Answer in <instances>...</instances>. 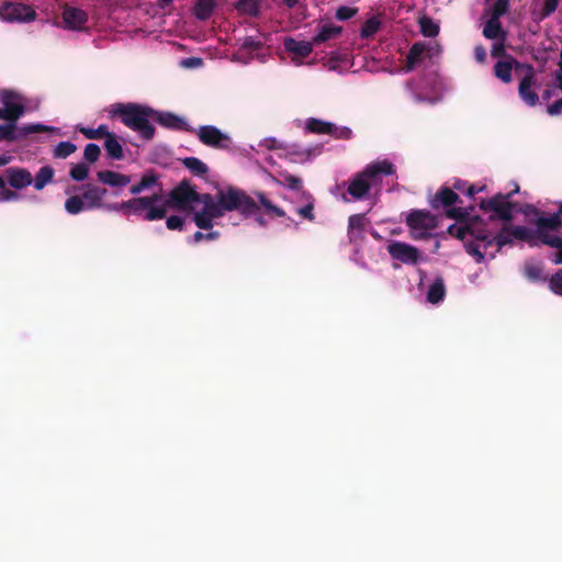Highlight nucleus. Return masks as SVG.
<instances>
[{
	"mask_svg": "<svg viewBox=\"0 0 562 562\" xmlns=\"http://www.w3.org/2000/svg\"><path fill=\"white\" fill-rule=\"evenodd\" d=\"M167 200L162 201V196L159 193H154L148 196L133 198L120 203H110L106 206L110 212H122L127 216L130 214H143V220L147 222L165 218L167 215Z\"/></svg>",
	"mask_w": 562,
	"mask_h": 562,
	"instance_id": "f257e3e1",
	"label": "nucleus"
},
{
	"mask_svg": "<svg viewBox=\"0 0 562 562\" xmlns=\"http://www.w3.org/2000/svg\"><path fill=\"white\" fill-rule=\"evenodd\" d=\"M154 110L150 106L137 103H117L112 110L113 116H119L122 123L128 128L137 132L145 140H150L155 136V127L149 120H154Z\"/></svg>",
	"mask_w": 562,
	"mask_h": 562,
	"instance_id": "f03ea898",
	"label": "nucleus"
},
{
	"mask_svg": "<svg viewBox=\"0 0 562 562\" xmlns=\"http://www.w3.org/2000/svg\"><path fill=\"white\" fill-rule=\"evenodd\" d=\"M80 192L79 194H72L65 201V210L70 215H77L83 211H92L104 209L108 210L103 202L104 196L108 193V189L93 184L86 183L80 187L67 188L66 193Z\"/></svg>",
	"mask_w": 562,
	"mask_h": 562,
	"instance_id": "7ed1b4c3",
	"label": "nucleus"
},
{
	"mask_svg": "<svg viewBox=\"0 0 562 562\" xmlns=\"http://www.w3.org/2000/svg\"><path fill=\"white\" fill-rule=\"evenodd\" d=\"M395 172L394 166L389 160L376 161L368 165L361 172L357 173L350 181L347 192L355 200L364 199L371 189V180L375 179L379 175H393Z\"/></svg>",
	"mask_w": 562,
	"mask_h": 562,
	"instance_id": "20e7f679",
	"label": "nucleus"
},
{
	"mask_svg": "<svg viewBox=\"0 0 562 562\" xmlns=\"http://www.w3.org/2000/svg\"><path fill=\"white\" fill-rule=\"evenodd\" d=\"M462 203L459 194L453 191L449 186H441L435 195L429 200V204L434 210H445V214L448 218L456 221H463L469 217L471 212L474 211V206L469 207L456 206V204Z\"/></svg>",
	"mask_w": 562,
	"mask_h": 562,
	"instance_id": "39448f33",
	"label": "nucleus"
},
{
	"mask_svg": "<svg viewBox=\"0 0 562 562\" xmlns=\"http://www.w3.org/2000/svg\"><path fill=\"white\" fill-rule=\"evenodd\" d=\"M220 192L221 204L226 213L236 211L246 218L258 213L259 205L244 190L227 187L225 190H220Z\"/></svg>",
	"mask_w": 562,
	"mask_h": 562,
	"instance_id": "423d86ee",
	"label": "nucleus"
},
{
	"mask_svg": "<svg viewBox=\"0 0 562 562\" xmlns=\"http://www.w3.org/2000/svg\"><path fill=\"white\" fill-rule=\"evenodd\" d=\"M519 191L518 184H515V189L506 194L497 193L490 199H482L479 206L484 212H492L490 216L492 221L502 220L509 223L514 217L515 203L509 200L512 196Z\"/></svg>",
	"mask_w": 562,
	"mask_h": 562,
	"instance_id": "0eeeda50",
	"label": "nucleus"
},
{
	"mask_svg": "<svg viewBox=\"0 0 562 562\" xmlns=\"http://www.w3.org/2000/svg\"><path fill=\"white\" fill-rule=\"evenodd\" d=\"M562 228V220L558 214H549L539 222V234L542 237V244L558 249L553 262L562 265V238L555 233Z\"/></svg>",
	"mask_w": 562,
	"mask_h": 562,
	"instance_id": "6e6552de",
	"label": "nucleus"
},
{
	"mask_svg": "<svg viewBox=\"0 0 562 562\" xmlns=\"http://www.w3.org/2000/svg\"><path fill=\"white\" fill-rule=\"evenodd\" d=\"M199 140L215 149L229 150L233 146L232 137L213 125H202L193 132Z\"/></svg>",
	"mask_w": 562,
	"mask_h": 562,
	"instance_id": "1a4fd4ad",
	"label": "nucleus"
},
{
	"mask_svg": "<svg viewBox=\"0 0 562 562\" xmlns=\"http://www.w3.org/2000/svg\"><path fill=\"white\" fill-rule=\"evenodd\" d=\"M35 18L36 12L24 3L4 2L0 5V19L5 22H30Z\"/></svg>",
	"mask_w": 562,
	"mask_h": 562,
	"instance_id": "9d476101",
	"label": "nucleus"
},
{
	"mask_svg": "<svg viewBox=\"0 0 562 562\" xmlns=\"http://www.w3.org/2000/svg\"><path fill=\"white\" fill-rule=\"evenodd\" d=\"M198 201V192L189 181L182 180L168 194V206L186 209L189 204Z\"/></svg>",
	"mask_w": 562,
	"mask_h": 562,
	"instance_id": "9b49d317",
	"label": "nucleus"
},
{
	"mask_svg": "<svg viewBox=\"0 0 562 562\" xmlns=\"http://www.w3.org/2000/svg\"><path fill=\"white\" fill-rule=\"evenodd\" d=\"M525 213L526 214L533 213V214H536L538 216L533 221L536 229L532 231V229H529V228H527L525 226H514V227H512L513 239L527 241L531 246L536 245L533 243L535 239H538L542 244V237L539 234V222H540L541 218L548 217V215H544L543 212H541L540 210H538L537 207H535L532 205H527V210L525 211Z\"/></svg>",
	"mask_w": 562,
	"mask_h": 562,
	"instance_id": "f8f14e48",
	"label": "nucleus"
},
{
	"mask_svg": "<svg viewBox=\"0 0 562 562\" xmlns=\"http://www.w3.org/2000/svg\"><path fill=\"white\" fill-rule=\"evenodd\" d=\"M521 75L522 78L518 86V94L527 105L535 106L539 101V97L536 91L531 90V87L537 82L533 66L531 64L526 66L525 71Z\"/></svg>",
	"mask_w": 562,
	"mask_h": 562,
	"instance_id": "ddd939ff",
	"label": "nucleus"
},
{
	"mask_svg": "<svg viewBox=\"0 0 562 562\" xmlns=\"http://www.w3.org/2000/svg\"><path fill=\"white\" fill-rule=\"evenodd\" d=\"M389 255L405 265H416L420 259V251L415 246L403 241H392L387 246Z\"/></svg>",
	"mask_w": 562,
	"mask_h": 562,
	"instance_id": "4468645a",
	"label": "nucleus"
},
{
	"mask_svg": "<svg viewBox=\"0 0 562 562\" xmlns=\"http://www.w3.org/2000/svg\"><path fill=\"white\" fill-rule=\"evenodd\" d=\"M406 225L414 232L427 233L437 227V220L427 210H412L406 217Z\"/></svg>",
	"mask_w": 562,
	"mask_h": 562,
	"instance_id": "2eb2a0df",
	"label": "nucleus"
},
{
	"mask_svg": "<svg viewBox=\"0 0 562 562\" xmlns=\"http://www.w3.org/2000/svg\"><path fill=\"white\" fill-rule=\"evenodd\" d=\"M529 64L520 63L513 56H506V59L498 60L494 65V75L504 83L512 82V71L515 70L516 74H522L525 71V67Z\"/></svg>",
	"mask_w": 562,
	"mask_h": 562,
	"instance_id": "dca6fc26",
	"label": "nucleus"
},
{
	"mask_svg": "<svg viewBox=\"0 0 562 562\" xmlns=\"http://www.w3.org/2000/svg\"><path fill=\"white\" fill-rule=\"evenodd\" d=\"M154 120L165 128L175 131L195 132L184 117L168 111H156Z\"/></svg>",
	"mask_w": 562,
	"mask_h": 562,
	"instance_id": "f3484780",
	"label": "nucleus"
},
{
	"mask_svg": "<svg viewBox=\"0 0 562 562\" xmlns=\"http://www.w3.org/2000/svg\"><path fill=\"white\" fill-rule=\"evenodd\" d=\"M63 21L67 29L80 31L85 29L88 15L81 9L67 5L63 11Z\"/></svg>",
	"mask_w": 562,
	"mask_h": 562,
	"instance_id": "a211bd4d",
	"label": "nucleus"
},
{
	"mask_svg": "<svg viewBox=\"0 0 562 562\" xmlns=\"http://www.w3.org/2000/svg\"><path fill=\"white\" fill-rule=\"evenodd\" d=\"M8 183L15 190H22L33 182L31 172L25 168L11 167L7 169Z\"/></svg>",
	"mask_w": 562,
	"mask_h": 562,
	"instance_id": "6ab92c4d",
	"label": "nucleus"
},
{
	"mask_svg": "<svg viewBox=\"0 0 562 562\" xmlns=\"http://www.w3.org/2000/svg\"><path fill=\"white\" fill-rule=\"evenodd\" d=\"M469 236L473 237L475 241L481 243L484 251H487L492 247V243H488L493 238L491 232L485 226H482L479 217H474L469 223Z\"/></svg>",
	"mask_w": 562,
	"mask_h": 562,
	"instance_id": "aec40b11",
	"label": "nucleus"
},
{
	"mask_svg": "<svg viewBox=\"0 0 562 562\" xmlns=\"http://www.w3.org/2000/svg\"><path fill=\"white\" fill-rule=\"evenodd\" d=\"M97 180L112 188H124L131 182V177L113 170H100L97 172Z\"/></svg>",
	"mask_w": 562,
	"mask_h": 562,
	"instance_id": "412c9836",
	"label": "nucleus"
},
{
	"mask_svg": "<svg viewBox=\"0 0 562 562\" xmlns=\"http://www.w3.org/2000/svg\"><path fill=\"white\" fill-rule=\"evenodd\" d=\"M283 46L286 52L293 54L294 56L300 58H306L313 52V46L316 45L313 43V40L307 42L296 41L293 37H285Z\"/></svg>",
	"mask_w": 562,
	"mask_h": 562,
	"instance_id": "4be33fe9",
	"label": "nucleus"
},
{
	"mask_svg": "<svg viewBox=\"0 0 562 562\" xmlns=\"http://www.w3.org/2000/svg\"><path fill=\"white\" fill-rule=\"evenodd\" d=\"M13 97L14 94L12 92H4L2 102L4 104L3 109L5 111V114L8 115V121L15 123L16 120L23 115L25 108L21 103L12 102L11 99Z\"/></svg>",
	"mask_w": 562,
	"mask_h": 562,
	"instance_id": "5701e85b",
	"label": "nucleus"
},
{
	"mask_svg": "<svg viewBox=\"0 0 562 562\" xmlns=\"http://www.w3.org/2000/svg\"><path fill=\"white\" fill-rule=\"evenodd\" d=\"M342 32V27L334 24H324L319 27L318 33L312 38L317 46L329 40L338 37Z\"/></svg>",
	"mask_w": 562,
	"mask_h": 562,
	"instance_id": "b1692460",
	"label": "nucleus"
},
{
	"mask_svg": "<svg viewBox=\"0 0 562 562\" xmlns=\"http://www.w3.org/2000/svg\"><path fill=\"white\" fill-rule=\"evenodd\" d=\"M483 36L487 40H498L505 42L506 32L498 20L488 19L483 27Z\"/></svg>",
	"mask_w": 562,
	"mask_h": 562,
	"instance_id": "393cba45",
	"label": "nucleus"
},
{
	"mask_svg": "<svg viewBox=\"0 0 562 562\" xmlns=\"http://www.w3.org/2000/svg\"><path fill=\"white\" fill-rule=\"evenodd\" d=\"M426 48H427L426 44L423 42H416L411 46V48L406 55V65H405L406 71L413 70L415 68V66L418 63H420L422 56L425 53Z\"/></svg>",
	"mask_w": 562,
	"mask_h": 562,
	"instance_id": "a878e982",
	"label": "nucleus"
},
{
	"mask_svg": "<svg viewBox=\"0 0 562 562\" xmlns=\"http://www.w3.org/2000/svg\"><path fill=\"white\" fill-rule=\"evenodd\" d=\"M446 296V285L442 277H437L427 292V301L431 304H438Z\"/></svg>",
	"mask_w": 562,
	"mask_h": 562,
	"instance_id": "bb28decb",
	"label": "nucleus"
},
{
	"mask_svg": "<svg viewBox=\"0 0 562 562\" xmlns=\"http://www.w3.org/2000/svg\"><path fill=\"white\" fill-rule=\"evenodd\" d=\"M55 175V170L50 166H43L40 168V170L36 172L35 177L33 178V187L35 190L41 191L43 190L48 183L53 181Z\"/></svg>",
	"mask_w": 562,
	"mask_h": 562,
	"instance_id": "cd10ccee",
	"label": "nucleus"
},
{
	"mask_svg": "<svg viewBox=\"0 0 562 562\" xmlns=\"http://www.w3.org/2000/svg\"><path fill=\"white\" fill-rule=\"evenodd\" d=\"M513 240L512 226L505 224L497 234L493 235L490 243H492V247H496L495 252H498L504 246L512 245Z\"/></svg>",
	"mask_w": 562,
	"mask_h": 562,
	"instance_id": "c85d7f7f",
	"label": "nucleus"
},
{
	"mask_svg": "<svg viewBox=\"0 0 562 562\" xmlns=\"http://www.w3.org/2000/svg\"><path fill=\"white\" fill-rule=\"evenodd\" d=\"M104 148L110 158L120 160L124 157L123 147L120 144L116 135L114 133H110L104 142Z\"/></svg>",
	"mask_w": 562,
	"mask_h": 562,
	"instance_id": "c756f323",
	"label": "nucleus"
},
{
	"mask_svg": "<svg viewBox=\"0 0 562 562\" xmlns=\"http://www.w3.org/2000/svg\"><path fill=\"white\" fill-rule=\"evenodd\" d=\"M214 9V0H198L193 8V14L198 20L205 21L213 14Z\"/></svg>",
	"mask_w": 562,
	"mask_h": 562,
	"instance_id": "7c9ffc66",
	"label": "nucleus"
},
{
	"mask_svg": "<svg viewBox=\"0 0 562 562\" xmlns=\"http://www.w3.org/2000/svg\"><path fill=\"white\" fill-rule=\"evenodd\" d=\"M182 165L196 177H204L209 172V167L196 157H187L182 159Z\"/></svg>",
	"mask_w": 562,
	"mask_h": 562,
	"instance_id": "2f4dec72",
	"label": "nucleus"
},
{
	"mask_svg": "<svg viewBox=\"0 0 562 562\" xmlns=\"http://www.w3.org/2000/svg\"><path fill=\"white\" fill-rule=\"evenodd\" d=\"M334 123L326 122L319 119L311 117L306 121L305 128L313 134H327L330 135Z\"/></svg>",
	"mask_w": 562,
	"mask_h": 562,
	"instance_id": "473e14b6",
	"label": "nucleus"
},
{
	"mask_svg": "<svg viewBox=\"0 0 562 562\" xmlns=\"http://www.w3.org/2000/svg\"><path fill=\"white\" fill-rule=\"evenodd\" d=\"M279 179H276L277 183L288 187L291 190L300 191L303 188V181L301 178L289 173L288 171H279Z\"/></svg>",
	"mask_w": 562,
	"mask_h": 562,
	"instance_id": "72a5a7b5",
	"label": "nucleus"
},
{
	"mask_svg": "<svg viewBox=\"0 0 562 562\" xmlns=\"http://www.w3.org/2000/svg\"><path fill=\"white\" fill-rule=\"evenodd\" d=\"M364 229V214H353L348 220V235L352 239Z\"/></svg>",
	"mask_w": 562,
	"mask_h": 562,
	"instance_id": "f704fd0d",
	"label": "nucleus"
},
{
	"mask_svg": "<svg viewBox=\"0 0 562 562\" xmlns=\"http://www.w3.org/2000/svg\"><path fill=\"white\" fill-rule=\"evenodd\" d=\"M257 198H258V201L260 203V205L265 209V211L269 214H273L274 216H278V217H283L285 215V212L274 205L267 196L265 193L262 192H258L257 194Z\"/></svg>",
	"mask_w": 562,
	"mask_h": 562,
	"instance_id": "c9c22d12",
	"label": "nucleus"
},
{
	"mask_svg": "<svg viewBox=\"0 0 562 562\" xmlns=\"http://www.w3.org/2000/svg\"><path fill=\"white\" fill-rule=\"evenodd\" d=\"M201 211H203L204 214L211 216L213 220L223 217L226 214V212L224 211V209L221 204L220 190L216 193V201L213 202L212 204H209L207 206H203V209Z\"/></svg>",
	"mask_w": 562,
	"mask_h": 562,
	"instance_id": "e433bc0d",
	"label": "nucleus"
},
{
	"mask_svg": "<svg viewBox=\"0 0 562 562\" xmlns=\"http://www.w3.org/2000/svg\"><path fill=\"white\" fill-rule=\"evenodd\" d=\"M380 27H381L380 20L375 16H372V18L368 19L367 21H364V23L362 24V27L360 31V36L362 38H369V37L373 36L375 33H378Z\"/></svg>",
	"mask_w": 562,
	"mask_h": 562,
	"instance_id": "4c0bfd02",
	"label": "nucleus"
},
{
	"mask_svg": "<svg viewBox=\"0 0 562 562\" xmlns=\"http://www.w3.org/2000/svg\"><path fill=\"white\" fill-rule=\"evenodd\" d=\"M420 32L426 37H435L439 33V25L432 19L424 16L419 20Z\"/></svg>",
	"mask_w": 562,
	"mask_h": 562,
	"instance_id": "58836bf2",
	"label": "nucleus"
},
{
	"mask_svg": "<svg viewBox=\"0 0 562 562\" xmlns=\"http://www.w3.org/2000/svg\"><path fill=\"white\" fill-rule=\"evenodd\" d=\"M481 247H482V244L481 243H477V241H469V240H464V248H465V251L473 256L475 258V261L481 263L484 258H485V254H487V251H482L481 250Z\"/></svg>",
	"mask_w": 562,
	"mask_h": 562,
	"instance_id": "ea45409f",
	"label": "nucleus"
},
{
	"mask_svg": "<svg viewBox=\"0 0 562 562\" xmlns=\"http://www.w3.org/2000/svg\"><path fill=\"white\" fill-rule=\"evenodd\" d=\"M525 276L527 279L533 282L546 280L542 267L537 263H527L525 266Z\"/></svg>",
	"mask_w": 562,
	"mask_h": 562,
	"instance_id": "a19ab883",
	"label": "nucleus"
},
{
	"mask_svg": "<svg viewBox=\"0 0 562 562\" xmlns=\"http://www.w3.org/2000/svg\"><path fill=\"white\" fill-rule=\"evenodd\" d=\"M21 137V132L15 133V123L0 125V140L13 142Z\"/></svg>",
	"mask_w": 562,
	"mask_h": 562,
	"instance_id": "79ce46f5",
	"label": "nucleus"
},
{
	"mask_svg": "<svg viewBox=\"0 0 562 562\" xmlns=\"http://www.w3.org/2000/svg\"><path fill=\"white\" fill-rule=\"evenodd\" d=\"M77 147L71 142H60L54 149V157L67 158L76 151Z\"/></svg>",
	"mask_w": 562,
	"mask_h": 562,
	"instance_id": "37998d69",
	"label": "nucleus"
},
{
	"mask_svg": "<svg viewBox=\"0 0 562 562\" xmlns=\"http://www.w3.org/2000/svg\"><path fill=\"white\" fill-rule=\"evenodd\" d=\"M80 132L88 139H99L101 137H105L106 138V136L111 133V132H109L106 125H99L98 128L81 127Z\"/></svg>",
	"mask_w": 562,
	"mask_h": 562,
	"instance_id": "c03bdc74",
	"label": "nucleus"
},
{
	"mask_svg": "<svg viewBox=\"0 0 562 562\" xmlns=\"http://www.w3.org/2000/svg\"><path fill=\"white\" fill-rule=\"evenodd\" d=\"M89 170L90 169H89V167L86 164L80 162V164L75 165L70 169L69 176L75 181H83L85 179L88 178Z\"/></svg>",
	"mask_w": 562,
	"mask_h": 562,
	"instance_id": "a18cd8bd",
	"label": "nucleus"
},
{
	"mask_svg": "<svg viewBox=\"0 0 562 562\" xmlns=\"http://www.w3.org/2000/svg\"><path fill=\"white\" fill-rule=\"evenodd\" d=\"M509 0H496L492 10L490 19L498 20L508 12Z\"/></svg>",
	"mask_w": 562,
	"mask_h": 562,
	"instance_id": "49530a36",
	"label": "nucleus"
},
{
	"mask_svg": "<svg viewBox=\"0 0 562 562\" xmlns=\"http://www.w3.org/2000/svg\"><path fill=\"white\" fill-rule=\"evenodd\" d=\"M548 283L551 292L562 296V269H559L554 274H552Z\"/></svg>",
	"mask_w": 562,
	"mask_h": 562,
	"instance_id": "de8ad7c7",
	"label": "nucleus"
},
{
	"mask_svg": "<svg viewBox=\"0 0 562 562\" xmlns=\"http://www.w3.org/2000/svg\"><path fill=\"white\" fill-rule=\"evenodd\" d=\"M194 224L200 229H211L213 227V218L206 214H204L203 211L196 212L193 216Z\"/></svg>",
	"mask_w": 562,
	"mask_h": 562,
	"instance_id": "09e8293b",
	"label": "nucleus"
},
{
	"mask_svg": "<svg viewBox=\"0 0 562 562\" xmlns=\"http://www.w3.org/2000/svg\"><path fill=\"white\" fill-rule=\"evenodd\" d=\"M469 223L465 224V225H457V224H452L448 227V234L460 239V240H465L467 237L469 236Z\"/></svg>",
	"mask_w": 562,
	"mask_h": 562,
	"instance_id": "8fccbe9b",
	"label": "nucleus"
},
{
	"mask_svg": "<svg viewBox=\"0 0 562 562\" xmlns=\"http://www.w3.org/2000/svg\"><path fill=\"white\" fill-rule=\"evenodd\" d=\"M100 154V147L94 143H89L85 148L83 157L87 161L93 164L99 159Z\"/></svg>",
	"mask_w": 562,
	"mask_h": 562,
	"instance_id": "3c124183",
	"label": "nucleus"
},
{
	"mask_svg": "<svg viewBox=\"0 0 562 562\" xmlns=\"http://www.w3.org/2000/svg\"><path fill=\"white\" fill-rule=\"evenodd\" d=\"M55 128L54 127H49V126H46L44 124H29V125H25L23 126L20 132H21V137L23 136H26V135H30V134H34V133H42V132H50V131H54Z\"/></svg>",
	"mask_w": 562,
	"mask_h": 562,
	"instance_id": "603ef678",
	"label": "nucleus"
},
{
	"mask_svg": "<svg viewBox=\"0 0 562 562\" xmlns=\"http://www.w3.org/2000/svg\"><path fill=\"white\" fill-rule=\"evenodd\" d=\"M357 12H358L357 8L341 5L336 10L335 16L339 21H347V20L351 19L352 16H355L357 14Z\"/></svg>",
	"mask_w": 562,
	"mask_h": 562,
	"instance_id": "864d4df0",
	"label": "nucleus"
},
{
	"mask_svg": "<svg viewBox=\"0 0 562 562\" xmlns=\"http://www.w3.org/2000/svg\"><path fill=\"white\" fill-rule=\"evenodd\" d=\"M330 136H333L336 139H350L352 137V131L351 128L347 126L338 127L334 124V127H331Z\"/></svg>",
	"mask_w": 562,
	"mask_h": 562,
	"instance_id": "5fc2aeb1",
	"label": "nucleus"
},
{
	"mask_svg": "<svg viewBox=\"0 0 562 562\" xmlns=\"http://www.w3.org/2000/svg\"><path fill=\"white\" fill-rule=\"evenodd\" d=\"M158 176L150 171V172H146L145 175L142 176L139 182H140V186L143 187L144 191L156 186L158 183Z\"/></svg>",
	"mask_w": 562,
	"mask_h": 562,
	"instance_id": "6e6d98bb",
	"label": "nucleus"
},
{
	"mask_svg": "<svg viewBox=\"0 0 562 562\" xmlns=\"http://www.w3.org/2000/svg\"><path fill=\"white\" fill-rule=\"evenodd\" d=\"M558 4L559 0H544L542 10L540 12V20H543L554 13Z\"/></svg>",
	"mask_w": 562,
	"mask_h": 562,
	"instance_id": "4d7b16f0",
	"label": "nucleus"
},
{
	"mask_svg": "<svg viewBox=\"0 0 562 562\" xmlns=\"http://www.w3.org/2000/svg\"><path fill=\"white\" fill-rule=\"evenodd\" d=\"M296 212L300 216L310 222H313L315 220L313 202H308L306 205L299 207Z\"/></svg>",
	"mask_w": 562,
	"mask_h": 562,
	"instance_id": "13d9d810",
	"label": "nucleus"
},
{
	"mask_svg": "<svg viewBox=\"0 0 562 562\" xmlns=\"http://www.w3.org/2000/svg\"><path fill=\"white\" fill-rule=\"evenodd\" d=\"M184 221L181 216L171 215L166 221V226L170 231H181L183 227Z\"/></svg>",
	"mask_w": 562,
	"mask_h": 562,
	"instance_id": "bf43d9fd",
	"label": "nucleus"
},
{
	"mask_svg": "<svg viewBox=\"0 0 562 562\" xmlns=\"http://www.w3.org/2000/svg\"><path fill=\"white\" fill-rule=\"evenodd\" d=\"M220 237V233L217 231H212L210 233H202V232H195L193 234V241L194 243H200L202 240H215Z\"/></svg>",
	"mask_w": 562,
	"mask_h": 562,
	"instance_id": "052dcab7",
	"label": "nucleus"
},
{
	"mask_svg": "<svg viewBox=\"0 0 562 562\" xmlns=\"http://www.w3.org/2000/svg\"><path fill=\"white\" fill-rule=\"evenodd\" d=\"M492 57L499 58L504 57L506 59V48H505V42L499 41L495 44H493L492 50H491Z\"/></svg>",
	"mask_w": 562,
	"mask_h": 562,
	"instance_id": "680f3d73",
	"label": "nucleus"
},
{
	"mask_svg": "<svg viewBox=\"0 0 562 562\" xmlns=\"http://www.w3.org/2000/svg\"><path fill=\"white\" fill-rule=\"evenodd\" d=\"M238 8L254 15L258 12L257 2L255 0H241Z\"/></svg>",
	"mask_w": 562,
	"mask_h": 562,
	"instance_id": "e2e57ef3",
	"label": "nucleus"
},
{
	"mask_svg": "<svg viewBox=\"0 0 562 562\" xmlns=\"http://www.w3.org/2000/svg\"><path fill=\"white\" fill-rule=\"evenodd\" d=\"M469 182L462 179H453L450 188L453 189L454 192H459L462 194H467V187H469Z\"/></svg>",
	"mask_w": 562,
	"mask_h": 562,
	"instance_id": "0e129e2a",
	"label": "nucleus"
},
{
	"mask_svg": "<svg viewBox=\"0 0 562 562\" xmlns=\"http://www.w3.org/2000/svg\"><path fill=\"white\" fill-rule=\"evenodd\" d=\"M0 190V201H16L20 198L18 192L9 190L5 187Z\"/></svg>",
	"mask_w": 562,
	"mask_h": 562,
	"instance_id": "69168bd1",
	"label": "nucleus"
},
{
	"mask_svg": "<svg viewBox=\"0 0 562 562\" xmlns=\"http://www.w3.org/2000/svg\"><path fill=\"white\" fill-rule=\"evenodd\" d=\"M547 113L551 116L562 114V99L554 101L552 104H549L547 108Z\"/></svg>",
	"mask_w": 562,
	"mask_h": 562,
	"instance_id": "338daca9",
	"label": "nucleus"
},
{
	"mask_svg": "<svg viewBox=\"0 0 562 562\" xmlns=\"http://www.w3.org/2000/svg\"><path fill=\"white\" fill-rule=\"evenodd\" d=\"M474 57L477 63L483 64L486 60V49L483 45H476L474 47Z\"/></svg>",
	"mask_w": 562,
	"mask_h": 562,
	"instance_id": "774afa93",
	"label": "nucleus"
}]
</instances>
